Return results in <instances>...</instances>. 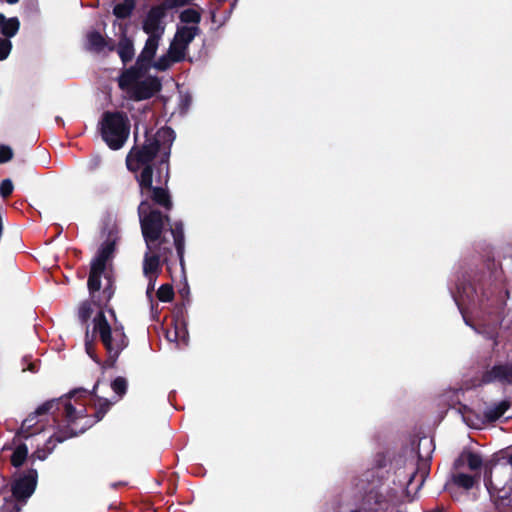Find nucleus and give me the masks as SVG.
Instances as JSON below:
<instances>
[{"mask_svg": "<svg viewBox=\"0 0 512 512\" xmlns=\"http://www.w3.org/2000/svg\"><path fill=\"white\" fill-rule=\"evenodd\" d=\"M20 23L17 18L6 19L3 14H0V30L6 37H13L19 30Z\"/></svg>", "mask_w": 512, "mask_h": 512, "instance_id": "nucleus-19", "label": "nucleus"}, {"mask_svg": "<svg viewBox=\"0 0 512 512\" xmlns=\"http://www.w3.org/2000/svg\"><path fill=\"white\" fill-rule=\"evenodd\" d=\"M190 0H174V3L176 5H185L189 2Z\"/></svg>", "mask_w": 512, "mask_h": 512, "instance_id": "nucleus-36", "label": "nucleus"}, {"mask_svg": "<svg viewBox=\"0 0 512 512\" xmlns=\"http://www.w3.org/2000/svg\"><path fill=\"white\" fill-rule=\"evenodd\" d=\"M12 49V43L9 39L0 38V61L5 60Z\"/></svg>", "mask_w": 512, "mask_h": 512, "instance_id": "nucleus-28", "label": "nucleus"}, {"mask_svg": "<svg viewBox=\"0 0 512 512\" xmlns=\"http://www.w3.org/2000/svg\"><path fill=\"white\" fill-rule=\"evenodd\" d=\"M134 6V0H124L114 7L113 13L117 18H127L132 13Z\"/></svg>", "mask_w": 512, "mask_h": 512, "instance_id": "nucleus-21", "label": "nucleus"}, {"mask_svg": "<svg viewBox=\"0 0 512 512\" xmlns=\"http://www.w3.org/2000/svg\"><path fill=\"white\" fill-rule=\"evenodd\" d=\"M101 136L113 150L120 149L130 133V122L122 112H106L100 122Z\"/></svg>", "mask_w": 512, "mask_h": 512, "instance_id": "nucleus-8", "label": "nucleus"}, {"mask_svg": "<svg viewBox=\"0 0 512 512\" xmlns=\"http://www.w3.org/2000/svg\"><path fill=\"white\" fill-rule=\"evenodd\" d=\"M20 509V506H18L17 504L9 502L1 508V512H19Z\"/></svg>", "mask_w": 512, "mask_h": 512, "instance_id": "nucleus-34", "label": "nucleus"}, {"mask_svg": "<svg viewBox=\"0 0 512 512\" xmlns=\"http://www.w3.org/2000/svg\"><path fill=\"white\" fill-rule=\"evenodd\" d=\"M117 53L121 58L123 64H126L133 59L135 54L133 41L129 39L126 35H123L119 40L117 46Z\"/></svg>", "mask_w": 512, "mask_h": 512, "instance_id": "nucleus-16", "label": "nucleus"}, {"mask_svg": "<svg viewBox=\"0 0 512 512\" xmlns=\"http://www.w3.org/2000/svg\"><path fill=\"white\" fill-rule=\"evenodd\" d=\"M490 383H500L502 385L512 384V361L498 363L485 370L481 379L474 386Z\"/></svg>", "mask_w": 512, "mask_h": 512, "instance_id": "nucleus-11", "label": "nucleus"}, {"mask_svg": "<svg viewBox=\"0 0 512 512\" xmlns=\"http://www.w3.org/2000/svg\"><path fill=\"white\" fill-rule=\"evenodd\" d=\"M199 32V27H179L170 44L168 52L174 61L180 62L185 58L187 48Z\"/></svg>", "mask_w": 512, "mask_h": 512, "instance_id": "nucleus-10", "label": "nucleus"}, {"mask_svg": "<svg viewBox=\"0 0 512 512\" xmlns=\"http://www.w3.org/2000/svg\"><path fill=\"white\" fill-rule=\"evenodd\" d=\"M171 233L174 238V245L177 250V254L179 256L180 262H183V254H184V231L182 223H175L174 227L171 228Z\"/></svg>", "mask_w": 512, "mask_h": 512, "instance_id": "nucleus-18", "label": "nucleus"}, {"mask_svg": "<svg viewBox=\"0 0 512 512\" xmlns=\"http://www.w3.org/2000/svg\"><path fill=\"white\" fill-rule=\"evenodd\" d=\"M164 15V10L160 7H154L148 12L143 21V31L148 35L145 46L135 66L125 70L119 77V87L135 100L148 99L161 88L159 79L145 76L143 70L153 60L164 34Z\"/></svg>", "mask_w": 512, "mask_h": 512, "instance_id": "nucleus-3", "label": "nucleus"}, {"mask_svg": "<svg viewBox=\"0 0 512 512\" xmlns=\"http://www.w3.org/2000/svg\"><path fill=\"white\" fill-rule=\"evenodd\" d=\"M7 3L9 4H15L17 3L19 0H5Z\"/></svg>", "mask_w": 512, "mask_h": 512, "instance_id": "nucleus-37", "label": "nucleus"}, {"mask_svg": "<svg viewBox=\"0 0 512 512\" xmlns=\"http://www.w3.org/2000/svg\"><path fill=\"white\" fill-rule=\"evenodd\" d=\"M91 313H92V309H91V305L87 302H84L80 308H79V318L83 321V322H86L89 317L91 316Z\"/></svg>", "mask_w": 512, "mask_h": 512, "instance_id": "nucleus-31", "label": "nucleus"}, {"mask_svg": "<svg viewBox=\"0 0 512 512\" xmlns=\"http://www.w3.org/2000/svg\"><path fill=\"white\" fill-rule=\"evenodd\" d=\"M476 479L473 476L459 473L452 476V479L449 483L446 484L445 489L448 490L451 494L453 493L454 487H460L465 490L471 489L476 483Z\"/></svg>", "mask_w": 512, "mask_h": 512, "instance_id": "nucleus-15", "label": "nucleus"}, {"mask_svg": "<svg viewBox=\"0 0 512 512\" xmlns=\"http://www.w3.org/2000/svg\"><path fill=\"white\" fill-rule=\"evenodd\" d=\"M146 279L148 280V286H147V291H146V294L148 296V298H152V293L155 289V284H156V280L158 278V276H145Z\"/></svg>", "mask_w": 512, "mask_h": 512, "instance_id": "nucleus-32", "label": "nucleus"}, {"mask_svg": "<svg viewBox=\"0 0 512 512\" xmlns=\"http://www.w3.org/2000/svg\"><path fill=\"white\" fill-rule=\"evenodd\" d=\"M485 486L492 503L491 512H512V450L485 473Z\"/></svg>", "mask_w": 512, "mask_h": 512, "instance_id": "nucleus-5", "label": "nucleus"}, {"mask_svg": "<svg viewBox=\"0 0 512 512\" xmlns=\"http://www.w3.org/2000/svg\"><path fill=\"white\" fill-rule=\"evenodd\" d=\"M180 19L183 23L190 24L185 25L184 27H198L201 16L200 13L195 9H186L181 12Z\"/></svg>", "mask_w": 512, "mask_h": 512, "instance_id": "nucleus-22", "label": "nucleus"}, {"mask_svg": "<svg viewBox=\"0 0 512 512\" xmlns=\"http://www.w3.org/2000/svg\"><path fill=\"white\" fill-rule=\"evenodd\" d=\"M22 370H23V371L29 370V371H31V372H36V371H37V369H36V365H35V363H34V362H29V363H28V366H27V367H23V368H22Z\"/></svg>", "mask_w": 512, "mask_h": 512, "instance_id": "nucleus-35", "label": "nucleus"}, {"mask_svg": "<svg viewBox=\"0 0 512 512\" xmlns=\"http://www.w3.org/2000/svg\"><path fill=\"white\" fill-rule=\"evenodd\" d=\"M12 156L13 151L9 146L0 145V164L10 161Z\"/></svg>", "mask_w": 512, "mask_h": 512, "instance_id": "nucleus-30", "label": "nucleus"}, {"mask_svg": "<svg viewBox=\"0 0 512 512\" xmlns=\"http://www.w3.org/2000/svg\"><path fill=\"white\" fill-rule=\"evenodd\" d=\"M426 474H427V472L425 469H423L420 474H418L417 471H413L409 475V478L407 481V486L410 487L411 489H413V487H412L413 482L416 481L417 482L416 488L421 487L424 482Z\"/></svg>", "mask_w": 512, "mask_h": 512, "instance_id": "nucleus-27", "label": "nucleus"}, {"mask_svg": "<svg viewBox=\"0 0 512 512\" xmlns=\"http://www.w3.org/2000/svg\"><path fill=\"white\" fill-rule=\"evenodd\" d=\"M461 459L464 460L467 463L469 469L473 471L478 470L483 464L481 456L474 452H467L462 454Z\"/></svg>", "mask_w": 512, "mask_h": 512, "instance_id": "nucleus-24", "label": "nucleus"}, {"mask_svg": "<svg viewBox=\"0 0 512 512\" xmlns=\"http://www.w3.org/2000/svg\"><path fill=\"white\" fill-rule=\"evenodd\" d=\"M37 477V471L34 469H29L18 475L12 485L13 496L17 500L26 501L35 491Z\"/></svg>", "mask_w": 512, "mask_h": 512, "instance_id": "nucleus-12", "label": "nucleus"}, {"mask_svg": "<svg viewBox=\"0 0 512 512\" xmlns=\"http://www.w3.org/2000/svg\"><path fill=\"white\" fill-rule=\"evenodd\" d=\"M108 313L115 321L114 326L111 327L105 313L100 311L94 318V332L99 334L109 358L115 361L120 352L127 346V338L123 327L116 323L114 311L109 309Z\"/></svg>", "mask_w": 512, "mask_h": 512, "instance_id": "nucleus-6", "label": "nucleus"}, {"mask_svg": "<svg viewBox=\"0 0 512 512\" xmlns=\"http://www.w3.org/2000/svg\"><path fill=\"white\" fill-rule=\"evenodd\" d=\"M13 183L10 179H4L0 184V195L7 198L13 192Z\"/></svg>", "mask_w": 512, "mask_h": 512, "instance_id": "nucleus-29", "label": "nucleus"}, {"mask_svg": "<svg viewBox=\"0 0 512 512\" xmlns=\"http://www.w3.org/2000/svg\"><path fill=\"white\" fill-rule=\"evenodd\" d=\"M157 297L162 302H170L174 297L173 289L170 285L164 284L157 290Z\"/></svg>", "mask_w": 512, "mask_h": 512, "instance_id": "nucleus-26", "label": "nucleus"}, {"mask_svg": "<svg viewBox=\"0 0 512 512\" xmlns=\"http://www.w3.org/2000/svg\"><path fill=\"white\" fill-rule=\"evenodd\" d=\"M176 62L177 61H174L173 56L169 52H167V54L162 55L156 61L152 62V60H151L148 68L143 70L144 75L147 76V77H151L150 75H147V71L151 67H153V68H155L156 70H159V71H165L173 63H176Z\"/></svg>", "mask_w": 512, "mask_h": 512, "instance_id": "nucleus-20", "label": "nucleus"}, {"mask_svg": "<svg viewBox=\"0 0 512 512\" xmlns=\"http://www.w3.org/2000/svg\"><path fill=\"white\" fill-rule=\"evenodd\" d=\"M28 456V448L25 444L18 445L11 456V463L15 467L21 466Z\"/></svg>", "mask_w": 512, "mask_h": 512, "instance_id": "nucleus-23", "label": "nucleus"}, {"mask_svg": "<svg viewBox=\"0 0 512 512\" xmlns=\"http://www.w3.org/2000/svg\"><path fill=\"white\" fill-rule=\"evenodd\" d=\"M479 289V287L469 282L457 285V291L452 292L454 301L467 325H470L469 316L483 305L484 293L479 292Z\"/></svg>", "mask_w": 512, "mask_h": 512, "instance_id": "nucleus-9", "label": "nucleus"}, {"mask_svg": "<svg viewBox=\"0 0 512 512\" xmlns=\"http://www.w3.org/2000/svg\"><path fill=\"white\" fill-rule=\"evenodd\" d=\"M86 48L92 52L104 53L106 50L113 51L115 47L114 44L107 41L101 33L90 31L86 35Z\"/></svg>", "mask_w": 512, "mask_h": 512, "instance_id": "nucleus-13", "label": "nucleus"}, {"mask_svg": "<svg viewBox=\"0 0 512 512\" xmlns=\"http://www.w3.org/2000/svg\"><path fill=\"white\" fill-rule=\"evenodd\" d=\"M138 215L147 248L143 260L144 276H159L161 272L160 259L170 252L169 248L162 246L160 240L168 217L162 215L160 211L152 209L147 200L141 201Z\"/></svg>", "mask_w": 512, "mask_h": 512, "instance_id": "nucleus-4", "label": "nucleus"}, {"mask_svg": "<svg viewBox=\"0 0 512 512\" xmlns=\"http://www.w3.org/2000/svg\"><path fill=\"white\" fill-rule=\"evenodd\" d=\"M237 1H238V0H233V2H232V4H231V6H232V7H234V6L236 5Z\"/></svg>", "mask_w": 512, "mask_h": 512, "instance_id": "nucleus-38", "label": "nucleus"}, {"mask_svg": "<svg viewBox=\"0 0 512 512\" xmlns=\"http://www.w3.org/2000/svg\"><path fill=\"white\" fill-rule=\"evenodd\" d=\"M424 442H428V440L427 439H423V440L420 441L421 444L424 443Z\"/></svg>", "mask_w": 512, "mask_h": 512, "instance_id": "nucleus-39", "label": "nucleus"}, {"mask_svg": "<svg viewBox=\"0 0 512 512\" xmlns=\"http://www.w3.org/2000/svg\"><path fill=\"white\" fill-rule=\"evenodd\" d=\"M85 350L87 352V354L97 363H99V360L98 358L96 357V355L94 354L93 352V344H92V341L89 340V335L88 333L86 334V340H85Z\"/></svg>", "mask_w": 512, "mask_h": 512, "instance_id": "nucleus-33", "label": "nucleus"}, {"mask_svg": "<svg viewBox=\"0 0 512 512\" xmlns=\"http://www.w3.org/2000/svg\"><path fill=\"white\" fill-rule=\"evenodd\" d=\"M166 338L170 342H175L177 345L181 343L186 345L188 340V331L183 321L176 320L173 327L166 330Z\"/></svg>", "mask_w": 512, "mask_h": 512, "instance_id": "nucleus-14", "label": "nucleus"}, {"mask_svg": "<svg viewBox=\"0 0 512 512\" xmlns=\"http://www.w3.org/2000/svg\"><path fill=\"white\" fill-rule=\"evenodd\" d=\"M111 251L112 246L110 244L102 247L91 263V269L88 278V289L93 302L96 303L98 306L107 303L113 295V290L111 288V279L107 275H105L107 285L103 289L101 296L98 297L96 295V293H98L100 290L101 276L105 273L106 262L111 254Z\"/></svg>", "mask_w": 512, "mask_h": 512, "instance_id": "nucleus-7", "label": "nucleus"}, {"mask_svg": "<svg viewBox=\"0 0 512 512\" xmlns=\"http://www.w3.org/2000/svg\"><path fill=\"white\" fill-rule=\"evenodd\" d=\"M98 385L93 387L92 392L78 389L68 397L49 400L22 422L21 434L25 438L51 433L44 447L38 448L31 458L45 460L56 443L84 432L103 418L114 402L97 397L95 391Z\"/></svg>", "mask_w": 512, "mask_h": 512, "instance_id": "nucleus-1", "label": "nucleus"}, {"mask_svg": "<svg viewBox=\"0 0 512 512\" xmlns=\"http://www.w3.org/2000/svg\"><path fill=\"white\" fill-rule=\"evenodd\" d=\"M510 403L506 400H502L487 407L484 411V416L488 421H496L508 410Z\"/></svg>", "mask_w": 512, "mask_h": 512, "instance_id": "nucleus-17", "label": "nucleus"}, {"mask_svg": "<svg viewBox=\"0 0 512 512\" xmlns=\"http://www.w3.org/2000/svg\"><path fill=\"white\" fill-rule=\"evenodd\" d=\"M175 132L170 127L160 128L153 137H147L141 147H133L126 158L127 168L137 172L141 195L150 196L157 204L170 210L172 202L166 189L168 182L167 163Z\"/></svg>", "mask_w": 512, "mask_h": 512, "instance_id": "nucleus-2", "label": "nucleus"}, {"mask_svg": "<svg viewBox=\"0 0 512 512\" xmlns=\"http://www.w3.org/2000/svg\"><path fill=\"white\" fill-rule=\"evenodd\" d=\"M111 388L117 395L114 402L118 401L126 392L127 382L124 378L118 377L111 383Z\"/></svg>", "mask_w": 512, "mask_h": 512, "instance_id": "nucleus-25", "label": "nucleus"}]
</instances>
